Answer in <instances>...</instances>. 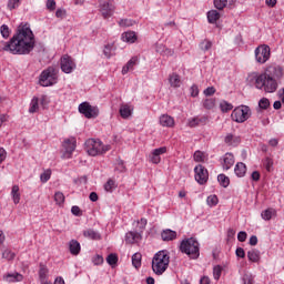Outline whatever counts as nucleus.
<instances>
[{"label":"nucleus","mask_w":284,"mask_h":284,"mask_svg":"<svg viewBox=\"0 0 284 284\" xmlns=\"http://www.w3.org/2000/svg\"><path fill=\"white\" fill-rule=\"evenodd\" d=\"M50 176H52V171L47 170L40 175V181L42 183H48V181H50Z\"/></svg>","instance_id":"50"},{"label":"nucleus","mask_w":284,"mask_h":284,"mask_svg":"<svg viewBox=\"0 0 284 284\" xmlns=\"http://www.w3.org/2000/svg\"><path fill=\"white\" fill-rule=\"evenodd\" d=\"M131 26H134V21L131 19H122L119 21L120 28H131Z\"/></svg>","instance_id":"47"},{"label":"nucleus","mask_w":284,"mask_h":284,"mask_svg":"<svg viewBox=\"0 0 284 284\" xmlns=\"http://www.w3.org/2000/svg\"><path fill=\"white\" fill-rule=\"evenodd\" d=\"M11 199L14 205H19L21 203V193L19 192V185H13L11 189Z\"/></svg>","instance_id":"25"},{"label":"nucleus","mask_w":284,"mask_h":284,"mask_svg":"<svg viewBox=\"0 0 284 284\" xmlns=\"http://www.w3.org/2000/svg\"><path fill=\"white\" fill-rule=\"evenodd\" d=\"M83 236H85V239H92L93 241H98V239H101L99 233H97V231H94V230L84 231Z\"/></svg>","instance_id":"36"},{"label":"nucleus","mask_w":284,"mask_h":284,"mask_svg":"<svg viewBox=\"0 0 284 284\" xmlns=\"http://www.w3.org/2000/svg\"><path fill=\"white\" fill-rule=\"evenodd\" d=\"M216 10H223L227 6V0H214Z\"/></svg>","instance_id":"54"},{"label":"nucleus","mask_w":284,"mask_h":284,"mask_svg":"<svg viewBox=\"0 0 284 284\" xmlns=\"http://www.w3.org/2000/svg\"><path fill=\"white\" fill-rule=\"evenodd\" d=\"M3 278L7 283H21V281H23V275L20 273H8Z\"/></svg>","instance_id":"21"},{"label":"nucleus","mask_w":284,"mask_h":284,"mask_svg":"<svg viewBox=\"0 0 284 284\" xmlns=\"http://www.w3.org/2000/svg\"><path fill=\"white\" fill-rule=\"evenodd\" d=\"M217 181L222 187H227V185H230V178H227L225 174L217 175Z\"/></svg>","instance_id":"42"},{"label":"nucleus","mask_w":284,"mask_h":284,"mask_svg":"<svg viewBox=\"0 0 284 284\" xmlns=\"http://www.w3.org/2000/svg\"><path fill=\"white\" fill-rule=\"evenodd\" d=\"M242 281H243V284H254V277L250 274H245Z\"/></svg>","instance_id":"60"},{"label":"nucleus","mask_w":284,"mask_h":284,"mask_svg":"<svg viewBox=\"0 0 284 284\" xmlns=\"http://www.w3.org/2000/svg\"><path fill=\"white\" fill-rule=\"evenodd\" d=\"M122 41H124V43H135L136 41V32L134 31H126L124 33H122L121 36Z\"/></svg>","instance_id":"23"},{"label":"nucleus","mask_w":284,"mask_h":284,"mask_svg":"<svg viewBox=\"0 0 284 284\" xmlns=\"http://www.w3.org/2000/svg\"><path fill=\"white\" fill-rule=\"evenodd\" d=\"M141 239H143V235H141V233L136 232V231H130L125 235V241L130 245H134V243H139V241H141Z\"/></svg>","instance_id":"17"},{"label":"nucleus","mask_w":284,"mask_h":284,"mask_svg":"<svg viewBox=\"0 0 284 284\" xmlns=\"http://www.w3.org/2000/svg\"><path fill=\"white\" fill-rule=\"evenodd\" d=\"M34 33L30 29V24L21 23L9 42L0 41V52L30 54L34 50Z\"/></svg>","instance_id":"1"},{"label":"nucleus","mask_w":284,"mask_h":284,"mask_svg":"<svg viewBox=\"0 0 284 284\" xmlns=\"http://www.w3.org/2000/svg\"><path fill=\"white\" fill-rule=\"evenodd\" d=\"M274 165V161L270 158L264 160V166L267 172H272V166Z\"/></svg>","instance_id":"55"},{"label":"nucleus","mask_w":284,"mask_h":284,"mask_svg":"<svg viewBox=\"0 0 284 284\" xmlns=\"http://www.w3.org/2000/svg\"><path fill=\"white\" fill-rule=\"evenodd\" d=\"M247 258L251 263H258L261 261V251L258 250H251L247 252Z\"/></svg>","instance_id":"26"},{"label":"nucleus","mask_w":284,"mask_h":284,"mask_svg":"<svg viewBox=\"0 0 284 284\" xmlns=\"http://www.w3.org/2000/svg\"><path fill=\"white\" fill-rule=\"evenodd\" d=\"M199 241L196 239H185L181 242L180 250L183 254H187L191 258H199L200 247Z\"/></svg>","instance_id":"5"},{"label":"nucleus","mask_w":284,"mask_h":284,"mask_svg":"<svg viewBox=\"0 0 284 284\" xmlns=\"http://www.w3.org/2000/svg\"><path fill=\"white\" fill-rule=\"evenodd\" d=\"M234 105H232V103L225 101V100H222L220 102V109L222 112H230V110H233Z\"/></svg>","instance_id":"40"},{"label":"nucleus","mask_w":284,"mask_h":284,"mask_svg":"<svg viewBox=\"0 0 284 284\" xmlns=\"http://www.w3.org/2000/svg\"><path fill=\"white\" fill-rule=\"evenodd\" d=\"M60 68L64 74H72L77 70V63L70 55H63L60 60Z\"/></svg>","instance_id":"12"},{"label":"nucleus","mask_w":284,"mask_h":284,"mask_svg":"<svg viewBox=\"0 0 284 284\" xmlns=\"http://www.w3.org/2000/svg\"><path fill=\"white\" fill-rule=\"evenodd\" d=\"M2 258H6V261H12V258H14V253L10 250H6L2 253Z\"/></svg>","instance_id":"56"},{"label":"nucleus","mask_w":284,"mask_h":284,"mask_svg":"<svg viewBox=\"0 0 284 284\" xmlns=\"http://www.w3.org/2000/svg\"><path fill=\"white\" fill-rule=\"evenodd\" d=\"M166 152V146H161L152 150L151 153L149 154V162L153 163L154 165H159V163H161V155L165 154Z\"/></svg>","instance_id":"15"},{"label":"nucleus","mask_w":284,"mask_h":284,"mask_svg":"<svg viewBox=\"0 0 284 284\" xmlns=\"http://www.w3.org/2000/svg\"><path fill=\"white\" fill-rule=\"evenodd\" d=\"M114 10L116 8L114 7V3L110 0H100L99 1V12L103 17V19H110L112 14H114Z\"/></svg>","instance_id":"10"},{"label":"nucleus","mask_w":284,"mask_h":284,"mask_svg":"<svg viewBox=\"0 0 284 284\" xmlns=\"http://www.w3.org/2000/svg\"><path fill=\"white\" fill-rule=\"evenodd\" d=\"M116 187H119V185L116 184V181L114 179H109L104 184L105 192L112 193V191L115 190Z\"/></svg>","instance_id":"33"},{"label":"nucleus","mask_w":284,"mask_h":284,"mask_svg":"<svg viewBox=\"0 0 284 284\" xmlns=\"http://www.w3.org/2000/svg\"><path fill=\"white\" fill-rule=\"evenodd\" d=\"M272 216H276V210L274 209H266L261 213L263 221H272Z\"/></svg>","instance_id":"31"},{"label":"nucleus","mask_w":284,"mask_h":284,"mask_svg":"<svg viewBox=\"0 0 284 284\" xmlns=\"http://www.w3.org/2000/svg\"><path fill=\"white\" fill-rule=\"evenodd\" d=\"M79 112L80 114H83L87 119H97V116H99V108L92 106L88 102H82L79 105Z\"/></svg>","instance_id":"11"},{"label":"nucleus","mask_w":284,"mask_h":284,"mask_svg":"<svg viewBox=\"0 0 284 284\" xmlns=\"http://www.w3.org/2000/svg\"><path fill=\"white\" fill-rule=\"evenodd\" d=\"M71 213L73 214V216H82L83 215L81 207H79L78 205H74L71 207Z\"/></svg>","instance_id":"58"},{"label":"nucleus","mask_w":284,"mask_h":284,"mask_svg":"<svg viewBox=\"0 0 284 284\" xmlns=\"http://www.w3.org/2000/svg\"><path fill=\"white\" fill-rule=\"evenodd\" d=\"M0 32L3 39H8V37H10V28L8 27V24H2L0 27Z\"/></svg>","instance_id":"51"},{"label":"nucleus","mask_w":284,"mask_h":284,"mask_svg":"<svg viewBox=\"0 0 284 284\" xmlns=\"http://www.w3.org/2000/svg\"><path fill=\"white\" fill-rule=\"evenodd\" d=\"M193 159L196 163H203L207 159V155L202 151H195Z\"/></svg>","instance_id":"39"},{"label":"nucleus","mask_w":284,"mask_h":284,"mask_svg":"<svg viewBox=\"0 0 284 284\" xmlns=\"http://www.w3.org/2000/svg\"><path fill=\"white\" fill-rule=\"evenodd\" d=\"M106 263H109L111 265V267H114V265H116V263H119V257L116 256V254L111 253L106 257Z\"/></svg>","instance_id":"44"},{"label":"nucleus","mask_w":284,"mask_h":284,"mask_svg":"<svg viewBox=\"0 0 284 284\" xmlns=\"http://www.w3.org/2000/svg\"><path fill=\"white\" fill-rule=\"evenodd\" d=\"M203 94L205 97H212L213 94H216V89L214 87H209L203 91Z\"/></svg>","instance_id":"59"},{"label":"nucleus","mask_w":284,"mask_h":284,"mask_svg":"<svg viewBox=\"0 0 284 284\" xmlns=\"http://www.w3.org/2000/svg\"><path fill=\"white\" fill-rule=\"evenodd\" d=\"M234 163H235L234 154L232 153L224 154L223 162H222L223 170H230L232 165H234Z\"/></svg>","instance_id":"19"},{"label":"nucleus","mask_w":284,"mask_h":284,"mask_svg":"<svg viewBox=\"0 0 284 284\" xmlns=\"http://www.w3.org/2000/svg\"><path fill=\"white\" fill-rule=\"evenodd\" d=\"M48 266L41 264L39 270V278L41 283L48 282V274H49Z\"/></svg>","instance_id":"29"},{"label":"nucleus","mask_w":284,"mask_h":284,"mask_svg":"<svg viewBox=\"0 0 284 284\" xmlns=\"http://www.w3.org/2000/svg\"><path fill=\"white\" fill-rule=\"evenodd\" d=\"M195 172V181L200 183V185H204V183H207V179L210 178V174L207 173V170L204 169L203 165L199 164L194 168Z\"/></svg>","instance_id":"14"},{"label":"nucleus","mask_w":284,"mask_h":284,"mask_svg":"<svg viewBox=\"0 0 284 284\" xmlns=\"http://www.w3.org/2000/svg\"><path fill=\"white\" fill-rule=\"evenodd\" d=\"M207 118L203 116V118H193L191 120H189V125L190 128H196V125H201L203 123H206Z\"/></svg>","instance_id":"32"},{"label":"nucleus","mask_w":284,"mask_h":284,"mask_svg":"<svg viewBox=\"0 0 284 284\" xmlns=\"http://www.w3.org/2000/svg\"><path fill=\"white\" fill-rule=\"evenodd\" d=\"M45 8L49 10V12H54V10H57V1L47 0Z\"/></svg>","instance_id":"53"},{"label":"nucleus","mask_w":284,"mask_h":284,"mask_svg":"<svg viewBox=\"0 0 284 284\" xmlns=\"http://www.w3.org/2000/svg\"><path fill=\"white\" fill-rule=\"evenodd\" d=\"M69 250L73 256H78V254L81 252V243H79L77 240H71L69 242Z\"/></svg>","instance_id":"24"},{"label":"nucleus","mask_w":284,"mask_h":284,"mask_svg":"<svg viewBox=\"0 0 284 284\" xmlns=\"http://www.w3.org/2000/svg\"><path fill=\"white\" fill-rule=\"evenodd\" d=\"M125 170H126L125 162H123V160H121V159H118L115 162V171L123 173V172H125Z\"/></svg>","instance_id":"45"},{"label":"nucleus","mask_w":284,"mask_h":284,"mask_svg":"<svg viewBox=\"0 0 284 284\" xmlns=\"http://www.w3.org/2000/svg\"><path fill=\"white\" fill-rule=\"evenodd\" d=\"M162 241H174L176 239V231H172L170 229L164 230L161 233Z\"/></svg>","instance_id":"28"},{"label":"nucleus","mask_w":284,"mask_h":284,"mask_svg":"<svg viewBox=\"0 0 284 284\" xmlns=\"http://www.w3.org/2000/svg\"><path fill=\"white\" fill-rule=\"evenodd\" d=\"M270 57H272V50L267 44H261L255 49V61L263 65L270 61Z\"/></svg>","instance_id":"8"},{"label":"nucleus","mask_w":284,"mask_h":284,"mask_svg":"<svg viewBox=\"0 0 284 284\" xmlns=\"http://www.w3.org/2000/svg\"><path fill=\"white\" fill-rule=\"evenodd\" d=\"M119 112L122 119H130L134 112V106L129 103H123L120 105Z\"/></svg>","instance_id":"16"},{"label":"nucleus","mask_w":284,"mask_h":284,"mask_svg":"<svg viewBox=\"0 0 284 284\" xmlns=\"http://www.w3.org/2000/svg\"><path fill=\"white\" fill-rule=\"evenodd\" d=\"M67 11L65 9H58L55 11L57 19H65Z\"/></svg>","instance_id":"62"},{"label":"nucleus","mask_w":284,"mask_h":284,"mask_svg":"<svg viewBox=\"0 0 284 284\" xmlns=\"http://www.w3.org/2000/svg\"><path fill=\"white\" fill-rule=\"evenodd\" d=\"M206 203L210 207H214L215 205H219V197L216 195H210L206 199Z\"/></svg>","instance_id":"46"},{"label":"nucleus","mask_w":284,"mask_h":284,"mask_svg":"<svg viewBox=\"0 0 284 284\" xmlns=\"http://www.w3.org/2000/svg\"><path fill=\"white\" fill-rule=\"evenodd\" d=\"M85 150L89 156H99L105 154V152H110L112 146H110V144H103L101 140L89 139L85 141Z\"/></svg>","instance_id":"4"},{"label":"nucleus","mask_w":284,"mask_h":284,"mask_svg":"<svg viewBox=\"0 0 284 284\" xmlns=\"http://www.w3.org/2000/svg\"><path fill=\"white\" fill-rule=\"evenodd\" d=\"M252 116V110L247 105H241L232 111L231 119L235 123H245Z\"/></svg>","instance_id":"7"},{"label":"nucleus","mask_w":284,"mask_h":284,"mask_svg":"<svg viewBox=\"0 0 284 284\" xmlns=\"http://www.w3.org/2000/svg\"><path fill=\"white\" fill-rule=\"evenodd\" d=\"M223 273V267L221 265H216L213 267V277L215 281H219L221 278V274Z\"/></svg>","instance_id":"48"},{"label":"nucleus","mask_w":284,"mask_h":284,"mask_svg":"<svg viewBox=\"0 0 284 284\" xmlns=\"http://www.w3.org/2000/svg\"><path fill=\"white\" fill-rule=\"evenodd\" d=\"M141 253H135L132 255V265L133 267H135V270H139V267H141Z\"/></svg>","instance_id":"38"},{"label":"nucleus","mask_w":284,"mask_h":284,"mask_svg":"<svg viewBox=\"0 0 284 284\" xmlns=\"http://www.w3.org/2000/svg\"><path fill=\"white\" fill-rule=\"evenodd\" d=\"M136 229L135 232H139L140 235H143V231L145 230V225H148V220L146 219H141L140 221L136 222Z\"/></svg>","instance_id":"37"},{"label":"nucleus","mask_w":284,"mask_h":284,"mask_svg":"<svg viewBox=\"0 0 284 284\" xmlns=\"http://www.w3.org/2000/svg\"><path fill=\"white\" fill-rule=\"evenodd\" d=\"M246 240H247V233L244 231H241L237 234V241H240V243H245Z\"/></svg>","instance_id":"61"},{"label":"nucleus","mask_w":284,"mask_h":284,"mask_svg":"<svg viewBox=\"0 0 284 284\" xmlns=\"http://www.w3.org/2000/svg\"><path fill=\"white\" fill-rule=\"evenodd\" d=\"M39 110V98H33L30 103L29 112L30 114H34Z\"/></svg>","instance_id":"41"},{"label":"nucleus","mask_w":284,"mask_h":284,"mask_svg":"<svg viewBox=\"0 0 284 284\" xmlns=\"http://www.w3.org/2000/svg\"><path fill=\"white\" fill-rule=\"evenodd\" d=\"M59 81V72L54 67H49L43 70L39 78V83L42 88H50V85H55Z\"/></svg>","instance_id":"6"},{"label":"nucleus","mask_w":284,"mask_h":284,"mask_svg":"<svg viewBox=\"0 0 284 284\" xmlns=\"http://www.w3.org/2000/svg\"><path fill=\"white\" fill-rule=\"evenodd\" d=\"M225 143H227V145H235L234 135L227 134L225 136Z\"/></svg>","instance_id":"64"},{"label":"nucleus","mask_w":284,"mask_h":284,"mask_svg":"<svg viewBox=\"0 0 284 284\" xmlns=\"http://www.w3.org/2000/svg\"><path fill=\"white\" fill-rule=\"evenodd\" d=\"M21 0H9L8 1V9L9 10H14L17 8H19V3Z\"/></svg>","instance_id":"57"},{"label":"nucleus","mask_w":284,"mask_h":284,"mask_svg":"<svg viewBox=\"0 0 284 284\" xmlns=\"http://www.w3.org/2000/svg\"><path fill=\"white\" fill-rule=\"evenodd\" d=\"M160 125H162V128H174V118H172V115L162 114L160 116Z\"/></svg>","instance_id":"20"},{"label":"nucleus","mask_w":284,"mask_h":284,"mask_svg":"<svg viewBox=\"0 0 284 284\" xmlns=\"http://www.w3.org/2000/svg\"><path fill=\"white\" fill-rule=\"evenodd\" d=\"M135 65H139V57H132L126 62V64L122 68V74H128V72H132Z\"/></svg>","instance_id":"18"},{"label":"nucleus","mask_w":284,"mask_h":284,"mask_svg":"<svg viewBox=\"0 0 284 284\" xmlns=\"http://www.w3.org/2000/svg\"><path fill=\"white\" fill-rule=\"evenodd\" d=\"M262 74L271 79H275L276 81V79H283L284 71L281 65L272 64V65H268L265 72H263Z\"/></svg>","instance_id":"13"},{"label":"nucleus","mask_w":284,"mask_h":284,"mask_svg":"<svg viewBox=\"0 0 284 284\" xmlns=\"http://www.w3.org/2000/svg\"><path fill=\"white\" fill-rule=\"evenodd\" d=\"M77 150V138L71 136L64 139L62 143V159H72V154Z\"/></svg>","instance_id":"9"},{"label":"nucleus","mask_w":284,"mask_h":284,"mask_svg":"<svg viewBox=\"0 0 284 284\" xmlns=\"http://www.w3.org/2000/svg\"><path fill=\"white\" fill-rule=\"evenodd\" d=\"M201 50H203V52H207V50L212 49V41L210 40H204L201 42L200 44Z\"/></svg>","instance_id":"52"},{"label":"nucleus","mask_w":284,"mask_h":284,"mask_svg":"<svg viewBox=\"0 0 284 284\" xmlns=\"http://www.w3.org/2000/svg\"><path fill=\"white\" fill-rule=\"evenodd\" d=\"M221 19V13L216 10H211L207 12L209 23H216Z\"/></svg>","instance_id":"30"},{"label":"nucleus","mask_w":284,"mask_h":284,"mask_svg":"<svg viewBox=\"0 0 284 284\" xmlns=\"http://www.w3.org/2000/svg\"><path fill=\"white\" fill-rule=\"evenodd\" d=\"M190 92H191V97H199V85L193 84V85L190 88Z\"/></svg>","instance_id":"63"},{"label":"nucleus","mask_w":284,"mask_h":284,"mask_svg":"<svg viewBox=\"0 0 284 284\" xmlns=\"http://www.w3.org/2000/svg\"><path fill=\"white\" fill-rule=\"evenodd\" d=\"M246 83L247 85H251V88H256V90H264V92H268L270 94L278 90V82L276 79L270 78L256 71L247 74Z\"/></svg>","instance_id":"2"},{"label":"nucleus","mask_w":284,"mask_h":284,"mask_svg":"<svg viewBox=\"0 0 284 284\" xmlns=\"http://www.w3.org/2000/svg\"><path fill=\"white\" fill-rule=\"evenodd\" d=\"M170 267V253L168 251H159L152 258V270L156 276H163Z\"/></svg>","instance_id":"3"},{"label":"nucleus","mask_w":284,"mask_h":284,"mask_svg":"<svg viewBox=\"0 0 284 284\" xmlns=\"http://www.w3.org/2000/svg\"><path fill=\"white\" fill-rule=\"evenodd\" d=\"M169 83L171 85V88H181V77L176 73H172L169 77Z\"/></svg>","instance_id":"27"},{"label":"nucleus","mask_w":284,"mask_h":284,"mask_svg":"<svg viewBox=\"0 0 284 284\" xmlns=\"http://www.w3.org/2000/svg\"><path fill=\"white\" fill-rule=\"evenodd\" d=\"M114 50H116V48L114 47V43H108L106 45H104V49H103L104 57H106V59H110Z\"/></svg>","instance_id":"34"},{"label":"nucleus","mask_w":284,"mask_h":284,"mask_svg":"<svg viewBox=\"0 0 284 284\" xmlns=\"http://www.w3.org/2000/svg\"><path fill=\"white\" fill-rule=\"evenodd\" d=\"M215 105L216 99L214 98H209L203 101V108H205V110H214Z\"/></svg>","instance_id":"35"},{"label":"nucleus","mask_w":284,"mask_h":284,"mask_svg":"<svg viewBox=\"0 0 284 284\" xmlns=\"http://www.w3.org/2000/svg\"><path fill=\"white\" fill-rule=\"evenodd\" d=\"M234 173L239 179H243L245 174H247V165L243 162H237L235 168H234Z\"/></svg>","instance_id":"22"},{"label":"nucleus","mask_w":284,"mask_h":284,"mask_svg":"<svg viewBox=\"0 0 284 284\" xmlns=\"http://www.w3.org/2000/svg\"><path fill=\"white\" fill-rule=\"evenodd\" d=\"M258 108L260 110H267V108H270V100L267 98H262L258 101Z\"/></svg>","instance_id":"49"},{"label":"nucleus","mask_w":284,"mask_h":284,"mask_svg":"<svg viewBox=\"0 0 284 284\" xmlns=\"http://www.w3.org/2000/svg\"><path fill=\"white\" fill-rule=\"evenodd\" d=\"M54 201L57 205H63V203H65V195H63V193L58 191L54 194Z\"/></svg>","instance_id":"43"}]
</instances>
